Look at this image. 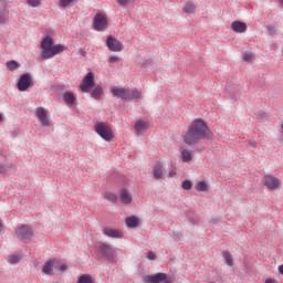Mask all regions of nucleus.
<instances>
[{
  "instance_id": "f257e3e1",
  "label": "nucleus",
  "mask_w": 283,
  "mask_h": 283,
  "mask_svg": "<svg viewBox=\"0 0 283 283\" xmlns=\"http://www.w3.org/2000/svg\"><path fill=\"white\" fill-rule=\"evenodd\" d=\"M205 138L207 140H211V138H213V133L207 123L202 120V118H197L192 122L189 129L186 132L184 140L186 145L193 146L196 143H198V140H202Z\"/></svg>"
},
{
  "instance_id": "1a4fd4ad",
  "label": "nucleus",
  "mask_w": 283,
  "mask_h": 283,
  "mask_svg": "<svg viewBox=\"0 0 283 283\" xmlns=\"http://www.w3.org/2000/svg\"><path fill=\"white\" fill-rule=\"evenodd\" d=\"M54 45V39L52 36L46 35L41 41V56L43 61H48V56L50 55V52L52 51V48Z\"/></svg>"
},
{
  "instance_id": "c9c22d12",
  "label": "nucleus",
  "mask_w": 283,
  "mask_h": 283,
  "mask_svg": "<svg viewBox=\"0 0 283 283\" xmlns=\"http://www.w3.org/2000/svg\"><path fill=\"white\" fill-rule=\"evenodd\" d=\"M27 3L31 8H39V6H41V0H27Z\"/></svg>"
},
{
  "instance_id": "423d86ee",
  "label": "nucleus",
  "mask_w": 283,
  "mask_h": 283,
  "mask_svg": "<svg viewBox=\"0 0 283 283\" xmlns=\"http://www.w3.org/2000/svg\"><path fill=\"white\" fill-rule=\"evenodd\" d=\"M30 87H34V80H32V75L30 73H23L20 75V78L17 83V88L19 92H28Z\"/></svg>"
},
{
  "instance_id": "4468645a",
  "label": "nucleus",
  "mask_w": 283,
  "mask_h": 283,
  "mask_svg": "<svg viewBox=\"0 0 283 283\" xmlns=\"http://www.w3.org/2000/svg\"><path fill=\"white\" fill-rule=\"evenodd\" d=\"M231 30L237 32V34H242L247 31V23L242 21H234L231 24Z\"/></svg>"
},
{
  "instance_id": "c756f323",
  "label": "nucleus",
  "mask_w": 283,
  "mask_h": 283,
  "mask_svg": "<svg viewBox=\"0 0 283 283\" xmlns=\"http://www.w3.org/2000/svg\"><path fill=\"white\" fill-rule=\"evenodd\" d=\"M184 11L187 13V14H193V12H196V4L192 3V2H188L186 4V7L184 8Z\"/></svg>"
},
{
  "instance_id": "7ed1b4c3",
  "label": "nucleus",
  "mask_w": 283,
  "mask_h": 283,
  "mask_svg": "<svg viewBox=\"0 0 283 283\" xmlns=\"http://www.w3.org/2000/svg\"><path fill=\"white\" fill-rule=\"evenodd\" d=\"M97 253L107 262H116V250L105 242H97Z\"/></svg>"
},
{
  "instance_id": "39448f33",
  "label": "nucleus",
  "mask_w": 283,
  "mask_h": 283,
  "mask_svg": "<svg viewBox=\"0 0 283 283\" xmlns=\"http://www.w3.org/2000/svg\"><path fill=\"white\" fill-rule=\"evenodd\" d=\"M142 280L144 283H174V279L167 276V273L163 272L144 275Z\"/></svg>"
},
{
  "instance_id": "6e6552de",
  "label": "nucleus",
  "mask_w": 283,
  "mask_h": 283,
  "mask_svg": "<svg viewBox=\"0 0 283 283\" xmlns=\"http://www.w3.org/2000/svg\"><path fill=\"white\" fill-rule=\"evenodd\" d=\"M15 234L22 242H28V240H32V238L34 237L32 228H30V226L28 224H22L20 228H17Z\"/></svg>"
},
{
  "instance_id": "2eb2a0df",
  "label": "nucleus",
  "mask_w": 283,
  "mask_h": 283,
  "mask_svg": "<svg viewBox=\"0 0 283 283\" xmlns=\"http://www.w3.org/2000/svg\"><path fill=\"white\" fill-rule=\"evenodd\" d=\"M103 233L107 238H116V239L123 238V232H120V230H116V229H112V228H105L103 230Z\"/></svg>"
},
{
  "instance_id": "dca6fc26",
  "label": "nucleus",
  "mask_w": 283,
  "mask_h": 283,
  "mask_svg": "<svg viewBox=\"0 0 283 283\" xmlns=\"http://www.w3.org/2000/svg\"><path fill=\"white\" fill-rule=\"evenodd\" d=\"M119 198L123 205H132V195H129V191L126 188H123L119 191Z\"/></svg>"
},
{
  "instance_id": "2f4dec72",
  "label": "nucleus",
  "mask_w": 283,
  "mask_h": 283,
  "mask_svg": "<svg viewBox=\"0 0 283 283\" xmlns=\"http://www.w3.org/2000/svg\"><path fill=\"white\" fill-rule=\"evenodd\" d=\"M9 262L10 264H19V262H21V255L12 254L11 256H9Z\"/></svg>"
},
{
  "instance_id": "473e14b6",
  "label": "nucleus",
  "mask_w": 283,
  "mask_h": 283,
  "mask_svg": "<svg viewBox=\"0 0 283 283\" xmlns=\"http://www.w3.org/2000/svg\"><path fill=\"white\" fill-rule=\"evenodd\" d=\"M12 169V165L10 164H1L0 165V174H8Z\"/></svg>"
},
{
  "instance_id": "8fccbe9b",
  "label": "nucleus",
  "mask_w": 283,
  "mask_h": 283,
  "mask_svg": "<svg viewBox=\"0 0 283 283\" xmlns=\"http://www.w3.org/2000/svg\"><path fill=\"white\" fill-rule=\"evenodd\" d=\"M0 3H2V6H8V0H0Z\"/></svg>"
},
{
  "instance_id": "f3484780",
  "label": "nucleus",
  "mask_w": 283,
  "mask_h": 283,
  "mask_svg": "<svg viewBox=\"0 0 283 283\" xmlns=\"http://www.w3.org/2000/svg\"><path fill=\"white\" fill-rule=\"evenodd\" d=\"M63 50H65V45L63 44H53L51 52L48 55V59H54V56H56V54H61V52H63Z\"/></svg>"
},
{
  "instance_id": "aec40b11",
  "label": "nucleus",
  "mask_w": 283,
  "mask_h": 283,
  "mask_svg": "<svg viewBox=\"0 0 283 283\" xmlns=\"http://www.w3.org/2000/svg\"><path fill=\"white\" fill-rule=\"evenodd\" d=\"M63 101L64 103H66L67 105H74V101H76V97L74 96V93L72 92H65L63 94Z\"/></svg>"
},
{
  "instance_id": "393cba45",
  "label": "nucleus",
  "mask_w": 283,
  "mask_h": 283,
  "mask_svg": "<svg viewBox=\"0 0 283 283\" xmlns=\"http://www.w3.org/2000/svg\"><path fill=\"white\" fill-rule=\"evenodd\" d=\"M147 130V124L143 120H137L135 124V132L138 134H143V132Z\"/></svg>"
},
{
  "instance_id": "49530a36",
  "label": "nucleus",
  "mask_w": 283,
  "mask_h": 283,
  "mask_svg": "<svg viewBox=\"0 0 283 283\" xmlns=\"http://www.w3.org/2000/svg\"><path fill=\"white\" fill-rule=\"evenodd\" d=\"M81 56H87V52L83 49H78Z\"/></svg>"
},
{
  "instance_id": "0eeeda50",
  "label": "nucleus",
  "mask_w": 283,
  "mask_h": 283,
  "mask_svg": "<svg viewBox=\"0 0 283 283\" xmlns=\"http://www.w3.org/2000/svg\"><path fill=\"white\" fill-rule=\"evenodd\" d=\"M93 87H96V81L94 80V73L88 72L82 80L80 84L81 92H84V94H90L91 90Z\"/></svg>"
},
{
  "instance_id": "5701e85b",
  "label": "nucleus",
  "mask_w": 283,
  "mask_h": 283,
  "mask_svg": "<svg viewBox=\"0 0 283 283\" xmlns=\"http://www.w3.org/2000/svg\"><path fill=\"white\" fill-rule=\"evenodd\" d=\"M92 98L95 101H101V97L103 96V87L96 86L92 92H91Z\"/></svg>"
},
{
  "instance_id": "37998d69",
  "label": "nucleus",
  "mask_w": 283,
  "mask_h": 283,
  "mask_svg": "<svg viewBox=\"0 0 283 283\" xmlns=\"http://www.w3.org/2000/svg\"><path fill=\"white\" fill-rule=\"evenodd\" d=\"M59 269H60V271H62V273H65V271H67V265L61 264V265L59 266Z\"/></svg>"
},
{
  "instance_id": "c85d7f7f",
  "label": "nucleus",
  "mask_w": 283,
  "mask_h": 283,
  "mask_svg": "<svg viewBox=\"0 0 283 283\" xmlns=\"http://www.w3.org/2000/svg\"><path fill=\"white\" fill-rule=\"evenodd\" d=\"M77 283H94V281L92 280V275L82 274V275H80Z\"/></svg>"
},
{
  "instance_id": "cd10ccee",
  "label": "nucleus",
  "mask_w": 283,
  "mask_h": 283,
  "mask_svg": "<svg viewBox=\"0 0 283 283\" xmlns=\"http://www.w3.org/2000/svg\"><path fill=\"white\" fill-rule=\"evenodd\" d=\"M7 67L10 72H14V70H19V67H21V64L14 60H10L7 62Z\"/></svg>"
},
{
  "instance_id": "603ef678",
  "label": "nucleus",
  "mask_w": 283,
  "mask_h": 283,
  "mask_svg": "<svg viewBox=\"0 0 283 283\" xmlns=\"http://www.w3.org/2000/svg\"><path fill=\"white\" fill-rule=\"evenodd\" d=\"M176 172H174V171H170L169 172V176L171 177V176H174Z\"/></svg>"
},
{
  "instance_id": "9d476101",
  "label": "nucleus",
  "mask_w": 283,
  "mask_h": 283,
  "mask_svg": "<svg viewBox=\"0 0 283 283\" xmlns=\"http://www.w3.org/2000/svg\"><path fill=\"white\" fill-rule=\"evenodd\" d=\"M93 28L96 32L107 30V18L103 13H97L93 19Z\"/></svg>"
},
{
  "instance_id": "58836bf2",
  "label": "nucleus",
  "mask_w": 283,
  "mask_h": 283,
  "mask_svg": "<svg viewBox=\"0 0 283 283\" xmlns=\"http://www.w3.org/2000/svg\"><path fill=\"white\" fill-rule=\"evenodd\" d=\"M109 63H118V61H120V57L116 56V55H112L108 59Z\"/></svg>"
},
{
  "instance_id": "ea45409f",
  "label": "nucleus",
  "mask_w": 283,
  "mask_h": 283,
  "mask_svg": "<svg viewBox=\"0 0 283 283\" xmlns=\"http://www.w3.org/2000/svg\"><path fill=\"white\" fill-rule=\"evenodd\" d=\"M153 60L151 59H147L144 62H140L142 67H147V65H151Z\"/></svg>"
},
{
  "instance_id": "de8ad7c7",
  "label": "nucleus",
  "mask_w": 283,
  "mask_h": 283,
  "mask_svg": "<svg viewBox=\"0 0 283 283\" xmlns=\"http://www.w3.org/2000/svg\"><path fill=\"white\" fill-rule=\"evenodd\" d=\"M265 283H277L275 280H273V279H268L266 281H265Z\"/></svg>"
},
{
  "instance_id": "4c0bfd02",
  "label": "nucleus",
  "mask_w": 283,
  "mask_h": 283,
  "mask_svg": "<svg viewBox=\"0 0 283 283\" xmlns=\"http://www.w3.org/2000/svg\"><path fill=\"white\" fill-rule=\"evenodd\" d=\"M251 59H253V55H251L250 53L243 54V61L250 63Z\"/></svg>"
},
{
  "instance_id": "09e8293b",
  "label": "nucleus",
  "mask_w": 283,
  "mask_h": 283,
  "mask_svg": "<svg viewBox=\"0 0 283 283\" xmlns=\"http://www.w3.org/2000/svg\"><path fill=\"white\" fill-rule=\"evenodd\" d=\"M279 273H281V275H283V264L279 266Z\"/></svg>"
},
{
  "instance_id": "f704fd0d",
  "label": "nucleus",
  "mask_w": 283,
  "mask_h": 283,
  "mask_svg": "<svg viewBox=\"0 0 283 283\" xmlns=\"http://www.w3.org/2000/svg\"><path fill=\"white\" fill-rule=\"evenodd\" d=\"M182 189H185V191H190V189L193 187V184L190 180H185L181 184Z\"/></svg>"
},
{
  "instance_id": "4be33fe9",
  "label": "nucleus",
  "mask_w": 283,
  "mask_h": 283,
  "mask_svg": "<svg viewBox=\"0 0 283 283\" xmlns=\"http://www.w3.org/2000/svg\"><path fill=\"white\" fill-rule=\"evenodd\" d=\"M126 227L128 229H136L138 227V218L135 216L126 218Z\"/></svg>"
},
{
  "instance_id": "b1692460",
  "label": "nucleus",
  "mask_w": 283,
  "mask_h": 283,
  "mask_svg": "<svg viewBox=\"0 0 283 283\" xmlns=\"http://www.w3.org/2000/svg\"><path fill=\"white\" fill-rule=\"evenodd\" d=\"M222 258L224 259L226 264H227L228 266H233V254H231V252H229V251H223V252H222Z\"/></svg>"
},
{
  "instance_id": "864d4df0",
  "label": "nucleus",
  "mask_w": 283,
  "mask_h": 283,
  "mask_svg": "<svg viewBox=\"0 0 283 283\" xmlns=\"http://www.w3.org/2000/svg\"><path fill=\"white\" fill-rule=\"evenodd\" d=\"M1 120H3V115L0 114V123H1Z\"/></svg>"
},
{
  "instance_id": "a211bd4d",
  "label": "nucleus",
  "mask_w": 283,
  "mask_h": 283,
  "mask_svg": "<svg viewBox=\"0 0 283 283\" xmlns=\"http://www.w3.org/2000/svg\"><path fill=\"white\" fill-rule=\"evenodd\" d=\"M53 271H54V260L46 261L42 268V273H44V275H52Z\"/></svg>"
},
{
  "instance_id": "e433bc0d",
  "label": "nucleus",
  "mask_w": 283,
  "mask_h": 283,
  "mask_svg": "<svg viewBox=\"0 0 283 283\" xmlns=\"http://www.w3.org/2000/svg\"><path fill=\"white\" fill-rule=\"evenodd\" d=\"M266 29H268V32H269L271 35L277 34V28H275V25L270 24V25L266 27Z\"/></svg>"
},
{
  "instance_id": "9b49d317",
  "label": "nucleus",
  "mask_w": 283,
  "mask_h": 283,
  "mask_svg": "<svg viewBox=\"0 0 283 283\" xmlns=\"http://www.w3.org/2000/svg\"><path fill=\"white\" fill-rule=\"evenodd\" d=\"M106 48L111 51V52H123V43L120 41H118V39L108 35L107 40H106Z\"/></svg>"
},
{
  "instance_id": "412c9836",
  "label": "nucleus",
  "mask_w": 283,
  "mask_h": 283,
  "mask_svg": "<svg viewBox=\"0 0 283 283\" xmlns=\"http://www.w3.org/2000/svg\"><path fill=\"white\" fill-rule=\"evenodd\" d=\"M10 14V10L8 8L0 9V25H6L8 21V15Z\"/></svg>"
},
{
  "instance_id": "f03ea898",
  "label": "nucleus",
  "mask_w": 283,
  "mask_h": 283,
  "mask_svg": "<svg viewBox=\"0 0 283 283\" xmlns=\"http://www.w3.org/2000/svg\"><path fill=\"white\" fill-rule=\"evenodd\" d=\"M111 94L116 98H120L123 103H127V101L140 103L143 101V93L136 87L125 88L115 86L111 88Z\"/></svg>"
},
{
  "instance_id": "6ab92c4d",
  "label": "nucleus",
  "mask_w": 283,
  "mask_h": 283,
  "mask_svg": "<svg viewBox=\"0 0 283 283\" xmlns=\"http://www.w3.org/2000/svg\"><path fill=\"white\" fill-rule=\"evenodd\" d=\"M154 178L160 180L163 178V163L157 161L154 167Z\"/></svg>"
},
{
  "instance_id": "c03bdc74",
  "label": "nucleus",
  "mask_w": 283,
  "mask_h": 283,
  "mask_svg": "<svg viewBox=\"0 0 283 283\" xmlns=\"http://www.w3.org/2000/svg\"><path fill=\"white\" fill-rule=\"evenodd\" d=\"M258 118H261V120H264V118H266V113L264 112L259 113Z\"/></svg>"
},
{
  "instance_id": "a19ab883",
  "label": "nucleus",
  "mask_w": 283,
  "mask_h": 283,
  "mask_svg": "<svg viewBox=\"0 0 283 283\" xmlns=\"http://www.w3.org/2000/svg\"><path fill=\"white\" fill-rule=\"evenodd\" d=\"M147 259H148V260H156V253H154V251H149V252L147 253Z\"/></svg>"
},
{
  "instance_id": "79ce46f5",
  "label": "nucleus",
  "mask_w": 283,
  "mask_h": 283,
  "mask_svg": "<svg viewBox=\"0 0 283 283\" xmlns=\"http://www.w3.org/2000/svg\"><path fill=\"white\" fill-rule=\"evenodd\" d=\"M117 3L123 6H127V3H129V0H117Z\"/></svg>"
},
{
  "instance_id": "a878e982",
  "label": "nucleus",
  "mask_w": 283,
  "mask_h": 283,
  "mask_svg": "<svg viewBox=\"0 0 283 283\" xmlns=\"http://www.w3.org/2000/svg\"><path fill=\"white\" fill-rule=\"evenodd\" d=\"M192 158L193 157L191 156V151H189L187 149L181 150V160H182V163H191Z\"/></svg>"
},
{
  "instance_id": "ddd939ff",
  "label": "nucleus",
  "mask_w": 283,
  "mask_h": 283,
  "mask_svg": "<svg viewBox=\"0 0 283 283\" xmlns=\"http://www.w3.org/2000/svg\"><path fill=\"white\" fill-rule=\"evenodd\" d=\"M35 116L39 118L43 127H50V119H48V113L45 112V108L38 107L35 111Z\"/></svg>"
},
{
  "instance_id": "3c124183",
  "label": "nucleus",
  "mask_w": 283,
  "mask_h": 283,
  "mask_svg": "<svg viewBox=\"0 0 283 283\" xmlns=\"http://www.w3.org/2000/svg\"><path fill=\"white\" fill-rule=\"evenodd\" d=\"M3 231V223L0 222V233Z\"/></svg>"
},
{
  "instance_id": "f8f14e48",
  "label": "nucleus",
  "mask_w": 283,
  "mask_h": 283,
  "mask_svg": "<svg viewBox=\"0 0 283 283\" xmlns=\"http://www.w3.org/2000/svg\"><path fill=\"white\" fill-rule=\"evenodd\" d=\"M263 185H264V187L270 189V191H275V189H277L280 187V179H277L276 177H273L271 175H266L263 178Z\"/></svg>"
},
{
  "instance_id": "a18cd8bd",
  "label": "nucleus",
  "mask_w": 283,
  "mask_h": 283,
  "mask_svg": "<svg viewBox=\"0 0 283 283\" xmlns=\"http://www.w3.org/2000/svg\"><path fill=\"white\" fill-rule=\"evenodd\" d=\"M11 136L12 138H17V136H19V129H14L13 132H11Z\"/></svg>"
},
{
  "instance_id": "72a5a7b5",
  "label": "nucleus",
  "mask_w": 283,
  "mask_h": 283,
  "mask_svg": "<svg viewBox=\"0 0 283 283\" xmlns=\"http://www.w3.org/2000/svg\"><path fill=\"white\" fill-rule=\"evenodd\" d=\"M197 191H207V182L205 181H199L196 184Z\"/></svg>"
},
{
  "instance_id": "5fc2aeb1",
  "label": "nucleus",
  "mask_w": 283,
  "mask_h": 283,
  "mask_svg": "<svg viewBox=\"0 0 283 283\" xmlns=\"http://www.w3.org/2000/svg\"><path fill=\"white\" fill-rule=\"evenodd\" d=\"M279 140H283V137H282V136H280V137H279Z\"/></svg>"
},
{
  "instance_id": "bb28decb",
  "label": "nucleus",
  "mask_w": 283,
  "mask_h": 283,
  "mask_svg": "<svg viewBox=\"0 0 283 283\" xmlns=\"http://www.w3.org/2000/svg\"><path fill=\"white\" fill-rule=\"evenodd\" d=\"M104 198L105 200H108V202H113V205L118 202V196L114 192H105Z\"/></svg>"
},
{
  "instance_id": "20e7f679",
  "label": "nucleus",
  "mask_w": 283,
  "mask_h": 283,
  "mask_svg": "<svg viewBox=\"0 0 283 283\" xmlns=\"http://www.w3.org/2000/svg\"><path fill=\"white\" fill-rule=\"evenodd\" d=\"M95 132L103 138V140H106V143H112L114 132H112V128L107 123L98 122L95 124Z\"/></svg>"
},
{
  "instance_id": "7c9ffc66",
  "label": "nucleus",
  "mask_w": 283,
  "mask_h": 283,
  "mask_svg": "<svg viewBox=\"0 0 283 283\" xmlns=\"http://www.w3.org/2000/svg\"><path fill=\"white\" fill-rule=\"evenodd\" d=\"M76 1L78 0H60V8H67V6L71 8Z\"/></svg>"
}]
</instances>
